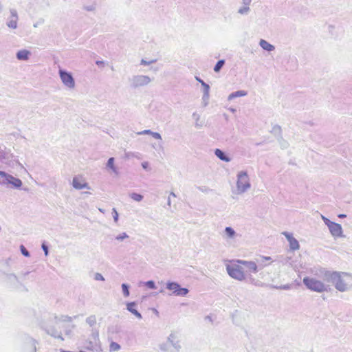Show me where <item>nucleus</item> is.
<instances>
[{"mask_svg": "<svg viewBox=\"0 0 352 352\" xmlns=\"http://www.w3.org/2000/svg\"><path fill=\"white\" fill-rule=\"evenodd\" d=\"M170 196H173V197H176L175 194L173 192H171L170 193Z\"/></svg>", "mask_w": 352, "mask_h": 352, "instance_id": "obj_58", "label": "nucleus"}, {"mask_svg": "<svg viewBox=\"0 0 352 352\" xmlns=\"http://www.w3.org/2000/svg\"><path fill=\"white\" fill-rule=\"evenodd\" d=\"M167 342L169 343L173 349L179 352L182 349V346L178 340L177 333L175 331H172L167 338Z\"/></svg>", "mask_w": 352, "mask_h": 352, "instance_id": "obj_13", "label": "nucleus"}, {"mask_svg": "<svg viewBox=\"0 0 352 352\" xmlns=\"http://www.w3.org/2000/svg\"><path fill=\"white\" fill-rule=\"evenodd\" d=\"M155 61H156V60H151L150 61H146L144 59H142L140 64L142 65H151L152 63H155Z\"/></svg>", "mask_w": 352, "mask_h": 352, "instance_id": "obj_40", "label": "nucleus"}, {"mask_svg": "<svg viewBox=\"0 0 352 352\" xmlns=\"http://www.w3.org/2000/svg\"><path fill=\"white\" fill-rule=\"evenodd\" d=\"M160 349L163 352H168L169 347L167 343H162L159 345Z\"/></svg>", "mask_w": 352, "mask_h": 352, "instance_id": "obj_35", "label": "nucleus"}, {"mask_svg": "<svg viewBox=\"0 0 352 352\" xmlns=\"http://www.w3.org/2000/svg\"><path fill=\"white\" fill-rule=\"evenodd\" d=\"M142 166L144 169L146 170L148 167V163L147 162H144L142 163Z\"/></svg>", "mask_w": 352, "mask_h": 352, "instance_id": "obj_49", "label": "nucleus"}, {"mask_svg": "<svg viewBox=\"0 0 352 352\" xmlns=\"http://www.w3.org/2000/svg\"><path fill=\"white\" fill-rule=\"evenodd\" d=\"M201 86L204 87L203 100H208L209 98L210 86L205 82H202Z\"/></svg>", "mask_w": 352, "mask_h": 352, "instance_id": "obj_25", "label": "nucleus"}, {"mask_svg": "<svg viewBox=\"0 0 352 352\" xmlns=\"http://www.w3.org/2000/svg\"><path fill=\"white\" fill-rule=\"evenodd\" d=\"M126 309L132 314L135 316L138 319H142L141 314L135 309L137 303L135 302H130L126 304Z\"/></svg>", "mask_w": 352, "mask_h": 352, "instance_id": "obj_18", "label": "nucleus"}, {"mask_svg": "<svg viewBox=\"0 0 352 352\" xmlns=\"http://www.w3.org/2000/svg\"><path fill=\"white\" fill-rule=\"evenodd\" d=\"M274 287L276 289L287 290V289H289L291 288V285L289 284H286L284 285H281L280 287Z\"/></svg>", "mask_w": 352, "mask_h": 352, "instance_id": "obj_44", "label": "nucleus"}, {"mask_svg": "<svg viewBox=\"0 0 352 352\" xmlns=\"http://www.w3.org/2000/svg\"><path fill=\"white\" fill-rule=\"evenodd\" d=\"M152 131L150 129H146L142 131H139L137 133L138 135H151Z\"/></svg>", "mask_w": 352, "mask_h": 352, "instance_id": "obj_41", "label": "nucleus"}, {"mask_svg": "<svg viewBox=\"0 0 352 352\" xmlns=\"http://www.w3.org/2000/svg\"><path fill=\"white\" fill-rule=\"evenodd\" d=\"M166 289L171 291L172 294L177 296H186L189 292L187 288L181 287L180 285L176 282L168 281Z\"/></svg>", "mask_w": 352, "mask_h": 352, "instance_id": "obj_9", "label": "nucleus"}, {"mask_svg": "<svg viewBox=\"0 0 352 352\" xmlns=\"http://www.w3.org/2000/svg\"><path fill=\"white\" fill-rule=\"evenodd\" d=\"M122 294L124 297H129L130 295L129 286L126 283H122L121 285Z\"/></svg>", "mask_w": 352, "mask_h": 352, "instance_id": "obj_26", "label": "nucleus"}, {"mask_svg": "<svg viewBox=\"0 0 352 352\" xmlns=\"http://www.w3.org/2000/svg\"><path fill=\"white\" fill-rule=\"evenodd\" d=\"M0 177L2 180H0V184L3 186H11L15 188H20L23 184L22 181L12 175L7 173L5 171L0 170Z\"/></svg>", "mask_w": 352, "mask_h": 352, "instance_id": "obj_5", "label": "nucleus"}, {"mask_svg": "<svg viewBox=\"0 0 352 352\" xmlns=\"http://www.w3.org/2000/svg\"><path fill=\"white\" fill-rule=\"evenodd\" d=\"M247 94H248V92L246 91H244V90L236 91L231 93L228 96V100H232L234 98H237V97L245 96H247Z\"/></svg>", "mask_w": 352, "mask_h": 352, "instance_id": "obj_23", "label": "nucleus"}, {"mask_svg": "<svg viewBox=\"0 0 352 352\" xmlns=\"http://www.w3.org/2000/svg\"><path fill=\"white\" fill-rule=\"evenodd\" d=\"M96 64L97 65H98V66H102V67H103V66L104 65V61H102V60H97V61L96 62Z\"/></svg>", "mask_w": 352, "mask_h": 352, "instance_id": "obj_52", "label": "nucleus"}, {"mask_svg": "<svg viewBox=\"0 0 352 352\" xmlns=\"http://www.w3.org/2000/svg\"><path fill=\"white\" fill-rule=\"evenodd\" d=\"M346 217V215L344 214H338V217L339 218H345Z\"/></svg>", "mask_w": 352, "mask_h": 352, "instance_id": "obj_55", "label": "nucleus"}, {"mask_svg": "<svg viewBox=\"0 0 352 352\" xmlns=\"http://www.w3.org/2000/svg\"><path fill=\"white\" fill-rule=\"evenodd\" d=\"M20 250H21V254L26 256V257H29L30 256V253L27 250V249L24 247V245H21L20 246Z\"/></svg>", "mask_w": 352, "mask_h": 352, "instance_id": "obj_36", "label": "nucleus"}, {"mask_svg": "<svg viewBox=\"0 0 352 352\" xmlns=\"http://www.w3.org/2000/svg\"><path fill=\"white\" fill-rule=\"evenodd\" d=\"M98 210H99V211H100V212H102V213H103V214H104V212H105V211H104V209H102V208H99Z\"/></svg>", "mask_w": 352, "mask_h": 352, "instance_id": "obj_57", "label": "nucleus"}, {"mask_svg": "<svg viewBox=\"0 0 352 352\" xmlns=\"http://www.w3.org/2000/svg\"><path fill=\"white\" fill-rule=\"evenodd\" d=\"M6 283L9 287L12 289H20L21 287H23L17 276L14 274L6 275Z\"/></svg>", "mask_w": 352, "mask_h": 352, "instance_id": "obj_11", "label": "nucleus"}, {"mask_svg": "<svg viewBox=\"0 0 352 352\" xmlns=\"http://www.w3.org/2000/svg\"><path fill=\"white\" fill-rule=\"evenodd\" d=\"M330 233L335 237H340L342 235V228L340 224L333 222L328 227Z\"/></svg>", "mask_w": 352, "mask_h": 352, "instance_id": "obj_16", "label": "nucleus"}, {"mask_svg": "<svg viewBox=\"0 0 352 352\" xmlns=\"http://www.w3.org/2000/svg\"><path fill=\"white\" fill-rule=\"evenodd\" d=\"M41 248L45 252V255L47 256L49 254L48 246L45 243H43L41 245Z\"/></svg>", "mask_w": 352, "mask_h": 352, "instance_id": "obj_43", "label": "nucleus"}, {"mask_svg": "<svg viewBox=\"0 0 352 352\" xmlns=\"http://www.w3.org/2000/svg\"><path fill=\"white\" fill-rule=\"evenodd\" d=\"M52 336L56 338H58V339H60L61 340H63V338L62 337V336L60 334L52 335Z\"/></svg>", "mask_w": 352, "mask_h": 352, "instance_id": "obj_53", "label": "nucleus"}, {"mask_svg": "<svg viewBox=\"0 0 352 352\" xmlns=\"http://www.w3.org/2000/svg\"><path fill=\"white\" fill-rule=\"evenodd\" d=\"M34 27L36 28L37 27V24H34Z\"/></svg>", "mask_w": 352, "mask_h": 352, "instance_id": "obj_62", "label": "nucleus"}, {"mask_svg": "<svg viewBox=\"0 0 352 352\" xmlns=\"http://www.w3.org/2000/svg\"><path fill=\"white\" fill-rule=\"evenodd\" d=\"M214 155L221 160L229 162L231 161V158L228 157L223 151L219 148H216L214 150Z\"/></svg>", "mask_w": 352, "mask_h": 352, "instance_id": "obj_20", "label": "nucleus"}, {"mask_svg": "<svg viewBox=\"0 0 352 352\" xmlns=\"http://www.w3.org/2000/svg\"><path fill=\"white\" fill-rule=\"evenodd\" d=\"M112 215L115 223H117L118 221L119 214L116 208L112 209Z\"/></svg>", "mask_w": 352, "mask_h": 352, "instance_id": "obj_37", "label": "nucleus"}, {"mask_svg": "<svg viewBox=\"0 0 352 352\" xmlns=\"http://www.w3.org/2000/svg\"><path fill=\"white\" fill-rule=\"evenodd\" d=\"M94 279L96 280H101V281H104V276L100 274V273H96L94 274Z\"/></svg>", "mask_w": 352, "mask_h": 352, "instance_id": "obj_38", "label": "nucleus"}, {"mask_svg": "<svg viewBox=\"0 0 352 352\" xmlns=\"http://www.w3.org/2000/svg\"><path fill=\"white\" fill-rule=\"evenodd\" d=\"M302 282L309 289L314 292L322 293L327 292L329 289V285L314 277H305Z\"/></svg>", "mask_w": 352, "mask_h": 352, "instance_id": "obj_3", "label": "nucleus"}, {"mask_svg": "<svg viewBox=\"0 0 352 352\" xmlns=\"http://www.w3.org/2000/svg\"><path fill=\"white\" fill-rule=\"evenodd\" d=\"M250 7L243 6L238 10V13L242 15L248 14L250 12Z\"/></svg>", "mask_w": 352, "mask_h": 352, "instance_id": "obj_32", "label": "nucleus"}, {"mask_svg": "<svg viewBox=\"0 0 352 352\" xmlns=\"http://www.w3.org/2000/svg\"><path fill=\"white\" fill-rule=\"evenodd\" d=\"M315 275L324 281L332 283L339 292H344L352 288V276L348 273L331 272L320 268L316 272Z\"/></svg>", "mask_w": 352, "mask_h": 352, "instance_id": "obj_1", "label": "nucleus"}, {"mask_svg": "<svg viewBox=\"0 0 352 352\" xmlns=\"http://www.w3.org/2000/svg\"><path fill=\"white\" fill-rule=\"evenodd\" d=\"M86 322L90 326L93 327L96 324V317L91 315L86 318Z\"/></svg>", "mask_w": 352, "mask_h": 352, "instance_id": "obj_28", "label": "nucleus"}, {"mask_svg": "<svg viewBox=\"0 0 352 352\" xmlns=\"http://www.w3.org/2000/svg\"><path fill=\"white\" fill-rule=\"evenodd\" d=\"M129 238V236L126 232H122L116 236V240L118 241H124L125 239Z\"/></svg>", "mask_w": 352, "mask_h": 352, "instance_id": "obj_31", "label": "nucleus"}, {"mask_svg": "<svg viewBox=\"0 0 352 352\" xmlns=\"http://www.w3.org/2000/svg\"><path fill=\"white\" fill-rule=\"evenodd\" d=\"M45 1V0H31L32 3H33V4L35 3L37 5H41V4L43 3Z\"/></svg>", "mask_w": 352, "mask_h": 352, "instance_id": "obj_46", "label": "nucleus"}, {"mask_svg": "<svg viewBox=\"0 0 352 352\" xmlns=\"http://www.w3.org/2000/svg\"><path fill=\"white\" fill-rule=\"evenodd\" d=\"M62 320L63 321L72 322V318L70 317V316H65L62 317Z\"/></svg>", "mask_w": 352, "mask_h": 352, "instance_id": "obj_47", "label": "nucleus"}, {"mask_svg": "<svg viewBox=\"0 0 352 352\" xmlns=\"http://www.w3.org/2000/svg\"><path fill=\"white\" fill-rule=\"evenodd\" d=\"M36 345L34 344V342L32 341V343L31 346H30V352H36Z\"/></svg>", "mask_w": 352, "mask_h": 352, "instance_id": "obj_45", "label": "nucleus"}, {"mask_svg": "<svg viewBox=\"0 0 352 352\" xmlns=\"http://www.w3.org/2000/svg\"><path fill=\"white\" fill-rule=\"evenodd\" d=\"M152 79L146 75H135L130 79V86L133 89L148 85Z\"/></svg>", "mask_w": 352, "mask_h": 352, "instance_id": "obj_7", "label": "nucleus"}, {"mask_svg": "<svg viewBox=\"0 0 352 352\" xmlns=\"http://www.w3.org/2000/svg\"><path fill=\"white\" fill-rule=\"evenodd\" d=\"M120 349V345L115 342H112L109 345V351L111 352L117 351Z\"/></svg>", "mask_w": 352, "mask_h": 352, "instance_id": "obj_30", "label": "nucleus"}, {"mask_svg": "<svg viewBox=\"0 0 352 352\" xmlns=\"http://www.w3.org/2000/svg\"><path fill=\"white\" fill-rule=\"evenodd\" d=\"M195 79L199 82L201 83V85H202V82H204L203 80H201L200 78L199 77H195Z\"/></svg>", "mask_w": 352, "mask_h": 352, "instance_id": "obj_54", "label": "nucleus"}, {"mask_svg": "<svg viewBox=\"0 0 352 352\" xmlns=\"http://www.w3.org/2000/svg\"><path fill=\"white\" fill-rule=\"evenodd\" d=\"M79 352H85V351H82V350H80Z\"/></svg>", "mask_w": 352, "mask_h": 352, "instance_id": "obj_63", "label": "nucleus"}, {"mask_svg": "<svg viewBox=\"0 0 352 352\" xmlns=\"http://www.w3.org/2000/svg\"><path fill=\"white\" fill-rule=\"evenodd\" d=\"M144 284L149 289H154L156 288L155 283L153 280H148L144 282Z\"/></svg>", "mask_w": 352, "mask_h": 352, "instance_id": "obj_34", "label": "nucleus"}, {"mask_svg": "<svg viewBox=\"0 0 352 352\" xmlns=\"http://www.w3.org/2000/svg\"><path fill=\"white\" fill-rule=\"evenodd\" d=\"M19 165L21 166V168H24L23 166L19 163Z\"/></svg>", "mask_w": 352, "mask_h": 352, "instance_id": "obj_61", "label": "nucleus"}, {"mask_svg": "<svg viewBox=\"0 0 352 352\" xmlns=\"http://www.w3.org/2000/svg\"><path fill=\"white\" fill-rule=\"evenodd\" d=\"M192 118L195 120V126L196 128L200 129L203 126L204 122L201 120V116L197 113L195 112L192 115Z\"/></svg>", "mask_w": 352, "mask_h": 352, "instance_id": "obj_24", "label": "nucleus"}, {"mask_svg": "<svg viewBox=\"0 0 352 352\" xmlns=\"http://www.w3.org/2000/svg\"><path fill=\"white\" fill-rule=\"evenodd\" d=\"M251 183L247 171L241 170L236 175V189L232 191L235 195H242L249 190Z\"/></svg>", "mask_w": 352, "mask_h": 352, "instance_id": "obj_2", "label": "nucleus"}, {"mask_svg": "<svg viewBox=\"0 0 352 352\" xmlns=\"http://www.w3.org/2000/svg\"><path fill=\"white\" fill-rule=\"evenodd\" d=\"M59 76L61 82L69 89H74L76 87L75 80L72 73L68 72L64 69H59Z\"/></svg>", "mask_w": 352, "mask_h": 352, "instance_id": "obj_8", "label": "nucleus"}, {"mask_svg": "<svg viewBox=\"0 0 352 352\" xmlns=\"http://www.w3.org/2000/svg\"><path fill=\"white\" fill-rule=\"evenodd\" d=\"M320 217L327 227H329L330 226V224L333 223V221H331L329 219L325 217L324 215L321 214Z\"/></svg>", "mask_w": 352, "mask_h": 352, "instance_id": "obj_39", "label": "nucleus"}, {"mask_svg": "<svg viewBox=\"0 0 352 352\" xmlns=\"http://www.w3.org/2000/svg\"><path fill=\"white\" fill-rule=\"evenodd\" d=\"M153 138L156 139V140H162V136L161 135L157 133V132H153L152 131L151 133V135Z\"/></svg>", "mask_w": 352, "mask_h": 352, "instance_id": "obj_42", "label": "nucleus"}, {"mask_svg": "<svg viewBox=\"0 0 352 352\" xmlns=\"http://www.w3.org/2000/svg\"><path fill=\"white\" fill-rule=\"evenodd\" d=\"M107 168L111 170L114 174L118 175V169L115 166V159L114 157H110L106 164Z\"/></svg>", "mask_w": 352, "mask_h": 352, "instance_id": "obj_21", "label": "nucleus"}, {"mask_svg": "<svg viewBox=\"0 0 352 352\" xmlns=\"http://www.w3.org/2000/svg\"><path fill=\"white\" fill-rule=\"evenodd\" d=\"M264 261L262 260V262L258 265V269H262L263 267H265V266H267L268 264H266L265 263H263Z\"/></svg>", "mask_w": 352, "mask_h": 352, "instance_id": "obj_51", "label": "nucleus"}, {"mask_svg": "<svg viewBox=\"0 0 352 352\" xmlns=\"http://www.w3.org/2000/svg\"><path fill=\"white\" fill-rule=\"evenodd\" d=\"M223 238L225 240L234 239L237 236V234L231 227H226L223 231Z\"/></svg>", "mask_w": 352, "mask_h": 352, "instance_id": "obj_17", "label": "nucleus"}, {"mask_svg": "<svg viewBox=\"0 0 352 352\" xmlns=\"http://www.w3.org/2000/svg\"><path fill=\"white\" fill-rule=\"evenodd\" d=\"M283 234L285 236L289 243V248L292 250H297L300 248L298 241L293 236L292 233L284 232Z\"/></svg>", "mask_w": 352, "mask_h": 352, "instance_id": "obj_15", "label": "nucleus"}, {"mask_svg": "<svg viewBox=\"0 0 352 352\" xmlns=\"http://www.w3.org/2000/svg\"><path fill=\"white\" fill-rule=\"evenodd\" d=\"M230 110L232 112H234V111H235V109H232V108L230 109Z\"/></svg>", "mask_w": 352, "mask_h": 352, "instance_id": "obj_59", "label": "nucleus"}, {"mask_svg": "<svg viewBox=\"0 0 352 352\" xmlns=\"http://www.w3.org/2000/svg\"><path fill=\"white\" fill-rule=\"evenodd\" d=\"M235 262L245 266L248 272L256 274L258 272V265L254 261L238 259Z\"/></svg>", "mask_w": 352, "mask_h": 352, "instance_id": "obj_12", "label": "nucleus"}, {"mask_svg": "<svg viewBox=\"0 0 352 352\" xmlns=\"http://www.w3.org/2000/svg\"><path fill=\"white\" fill-rule=\"evenodd\" d=\"M167 204H168V206H170L171 201H170V197L168 198Z\"/></svg>", "mask_w": 352, "mask_h": 352, "instance_id": "obj_56", "label": "nucleus"}, {"mask_svg": "<svg viewBox=\"0 0 352 352\" xmlns=\"http://www.w3.org/2000/svg\"><path fill=\"white\" fill-rule=\"evenodd\" d=\"M58 333H50V335L52 336V335H58Z\"/></svg>", "mask_w": 352, "mask_h": 352, "instance_id": "obj_60", "label": "nucleus"}, {"mask_svg": "<svg viewBox=\"0 0 352 352\" xmlns=\"http://www.w3.org/2000/svg\"><path fill=\"white\" fill-rule=\"evenodd\" d=\"M10 16L7 20L6 25L10 28L16 29L19 19L17 12L15 9H10Z\"/></svg>", "mask_w": 352, "mask_h": 352, "instance_id": "obj_14", "label": "nucleus"}, {"mask_svg": "<svg viewBox=\"0 0 352 352\" xmlns=\"http://www.w3.org/2000/svg\"><path fill=\"white\" fill-rule=\"evenodd\" d=\"M85 349L92 352H101V344L99 340V335L98 332H94L91 334V340H87L84 346Z\"/></svg>", "mask_w": 352, "mask_h": 352, "instance_id": "obj_6", "label": "nucleus"}, {"mask_svg": "<svg viewBox=\"0 0 352 352\" xmlns=\"http://www.w3.org/2000/svg\"><path fill=\"white\" fill-rule=\"evenodd\" d=\"M252 0H242V3L244 5V6L249 7L251 3Z\"/></svg>", "mask_w": 352, "mask_h": 352, "instance_id": "obj_48", "label": "nucleus"}, {"mask_svg": "<svg viewBox=\"0 0 352 352\" xmlns=\"http://www.w3.org/2000/svg\"><path fill=\"white\" fill-rule=\"evenodd\" d=\"M259 45L262 49L267 52H272L275 50V47L264 39H261Z\"/></svg>", "mask_w": 352, "mask_h": 352, "instance_id": "obj_22", "label": "nucleus"}, {"mask_svg": "<svg viewBox=\"0 0 352 352\" xmlns=\"http://www.w3.org/2000/svg\"><path fill=\"white\" fill-rule=\"evenodd\" d=\"M31 56V52L28 50H19L16 54V58L19 60H23L26 61L29 60L30 57Z\"/></svg>", "mask_w": 352, "mask_h": 352, "instance_id": "obj_19", "label": "nucleus"}, {"mask_svg": "<svg viewBox=\"0 0 352 352\" xmlns=\"http://www.w3.org/2000/svg\"><path fill=\"white\" fill-rule=\"evenodd\" d=\"M129 197L134 201L140 202L143 199V196L136 192H131L129 194Z\"/></svg>", "mask_w": 352, "mask_h": 352, "instance_id": "obj_27", "label": "nucleus"}, {"mask_svg": "<svg viewBox=\"0 0 352 352\" xmlns=\"http://www.w3.org/2000/svg\"><path fill=\"white\" fill-rule=\"evenodd\" d=\"M72 186L76 190L88 189L91 187L82 176H75L72 179Z\"/></svg>", "mask_w": 352, "mask_h": 352, "instance_id": "obj_10", "label": "nucleus"}, {"mask_svg": "<svg viewBox=\"0 0 352 352\" xmlns=\"http://www.w3.org/2000/svg\"><path fill=\"white\" fill-rule=\"evenodd\" d=\"M291 258L289 257V256H284L283 255L281 256H279L278 257V260L279 262L282 263L283 264H286L287 263H289V261H290Z\"/></svg>", "mask_w": 352, "mask_h": 352, "instance_id": "obj_33", "label": "nucleus"}, {"mask_svg": "<svg viewBox=\"0 0 352 352\" xmlns=\"http://www.w3.org/2000/svg\"><path fill=\"white\" fill-rule=\"evenodd\" d=\"M226 271L228 275L235 280L243 281L246 279L245 272L241 264L236 263L232 265H227Z\"/></svg>", "mask_w": 352, "mask_h": 352, "instance_id": "obj_4", "label": "nucleus"}, {"mask_svg": "<svg viewBox=\"0 0 352 352\" xmlns=\"http://www.w3.org/2000/svg\"><path fill=\"white\" fill-rule=\"evenodd\" d=\"M224 65H225V60H223V59L219 60L214 65V71L215 72H219Z\"/></svg>", "mask_w": 352, "mask_h": 352, "instance_id": "obj_29", "label": "nucleus"}, {"mask_svg": "<svg viewBox=\"0 0 352 352\" xmlns=\"http://www.w3.org/2000/svg\"><path fill=\"white\" fill-rule=\"evenodd\" d=\"M262 260L263 261H271L272 262V258L270 256H262L261 257Z\"/></svg>", "mask_w": 352, "mask_h": 352, "instance_id": "obj_50", "label": "nucleus"}]
</instances>
